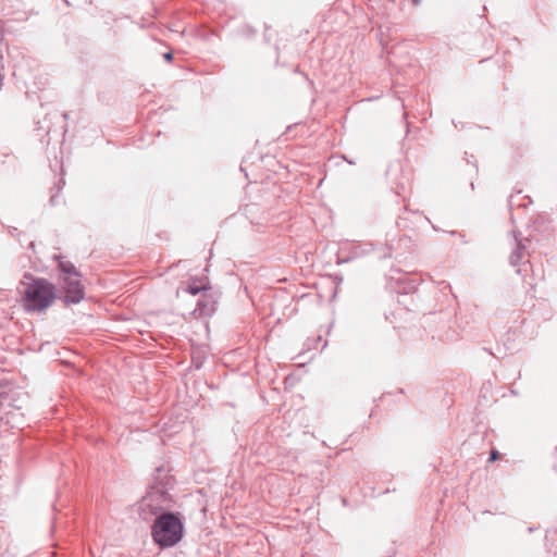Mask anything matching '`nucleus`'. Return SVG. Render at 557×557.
<instances>
[{
	"label": "nucleus",
	"instance_id": "10",
	"mask_svg": "<svg viewBox=\"0 0 557 557\" xmlns=\"http://www.w3.org/2000/svg\"><path fill=\"white\" fill-rule=\"evenodd\" d=\"M163 58L165 61L170 62L172 59H173V53L172 52H166L163 54Z\"/></svg>",
	"mask_w": 557,
	"mask_h": 557
},
{
	"label": "nucleus",
	"instance_id": "9",
	"mask_svg": "<svg viewBox=\"0 0 557 557\" xmlns=\"http://www.w3.org/2000/svg\"><path fill=\"white\" fill-rule=\"evenodd\" d=\"M205 289L206 285L197 281L190 282L186 287V292L189 293L190 295H198L200 292Z\"/></svg>",
	"mask_w": 557,
	"mask_h": 557
},
{
	"label": "nucleus",
	"instance_id": "4",
	"mask_svg": "<svg viewBox=\"0 0 557 557\" xmlns=\"http://www.w3.org/2000/svg\"><path fill=\"white\" fill-rule=\"evenodd\" d=\"M171 485V478H166L165 482L154 483L144 497L151 498L153 507H160V512L169 507L171 496L169 494V486Z\"/></svg>",
	"mask_w": 557,
	"mask_h": 557
},
{
	"label": "nucleus",
	"instance_id": "5",
	"mask_svg": "<svg viewBox=\"0 0 557 557\" xmlns=\"http://www.w3.org/2000/svg\"><path fill=\"white\" fill-rule=\"evenodd\" d=\"M139 517L145 521H150L152 518H156L161 515L160 507H153L151 505V498L150 497H143L141 500L138 503L137 508Z\"/></svg>",
	"mask_w": 557,
	"mask_h": 557
},
{
	"label": "nucleus",
	"instance_id": "2",
	"mask_svg": "<svg viewBox=\"0 0 557 557\" xmlns=\"http://www.w3.org/2000/svg\"><path fill=\"white\" fill-rule=\"evenodd\" d=\"M183 523L173 512H163L154 519L151 534L160 547H172L183 537Z\"/></svg>",
	"mask_w": 557,
	"mask_h": 557
},
{
	"label": "nucleus",
	"instance_id": "3",
	"mask_svg": "<svg viewBox=\"0 0 557 557\" xmlns=\"http://www.w3.org/2000/svg\"><path fill=\"white\" fill-rule=\"evenodd\" d=\"M62 290L64 293L63 301L66 305L78 304L84 299V287L81 283V274L66 276L61 280Z\"/></svg>",
	"mask_w": 557,
	"mask_h": 557
},
{
	"label": "nucleus",
	"instance_id": "7",
	"mask_svg": "<svg viewBox=\"0 0 557 557\" xmlns=\"http://www.w3.org/2000/svg\"><path fill=\"white\" fill-rule=\"evenodd\" d=\"M524 257H525L524 247L521 246L520 244H518L517 247L515 248V250L510 255L511 265H513V267L519 265L520 262L524 259Z\"/></svg>",
	"mask_w": 557,
	"mask_h": 557
},
{
	"label": "nucleus",
	"instance_id": "8",
	"mask_svg": "<svg viewBox=\"0 0 557 557\" xmlns=\"http://www.w3.org/2000/svg\"><path fill=\"white\" fill-rule=\"evenodd\" d=\"M196 311H199L201 315L210 314L213 311V305L210 300H199Z\"/></svg>",
	"mask_w": 557,
	"mask_h": 557
},
{
	"label": "nucleus",
	"instance_id": "11",
	"mask_svg": "<svg viewBox=\"0 0 557 557\" xmlns=\"http://www.w3.org/2000/svg\"><path fill=\"white\" fill-rule=\"evenodd\" d=\"M497 458V453L493 451L491 455V460H495Z\"/></svg>",
	"mask_w": 557,
	"mask_h": 557
},
{
	"label": "nucleus",
	"instance_id": "1",
	"mask_svg": "<svg viewBox=\"0 0 557 557\" xmlns=\"http://www.w3.org/2000/svg\"><path fill=\"white\" fill-rule=\"evenodd\" d=\"M17 290L21 295L22 306L28 312L48 309L55 298V287L46 278L25 274L20 282Z\"/></svg>",
	"mask_w": 557,
	"mask_h": 557
},
{
	"label": "nucleus",
	"instance_id": "12",
	"mask_svg": "<svg viewBox=\"0 0 557 557\" xmlns=\"http://www.w3.org/2000/svg\"><path fill=\"white\" fill-rule=\"evenodd\" d=\"M416 3L419 1V0H413Z\"/></svg>",
	"mask_w": 557,
	"mask_h": 557
},
{
	"label": "nucleus",
	"instance_id": "6",
	"mask_svg": "<svg viewBox=\"0 0 557 557\" xmlns=\"http://www.w3.org/2000/svg\"><path fill=\"white\" fill-rule=\"evenodd\" d=\"M55 259H58V269L60 271V280L65 278L67 275L74 276V275L79 274L78 271L76 270L75 265L72 262L65 261L61 257H58V256L55 257Z\"/></svg>",
	"mask_w": 557,
	"mask_h": 557
}]
</instances>
